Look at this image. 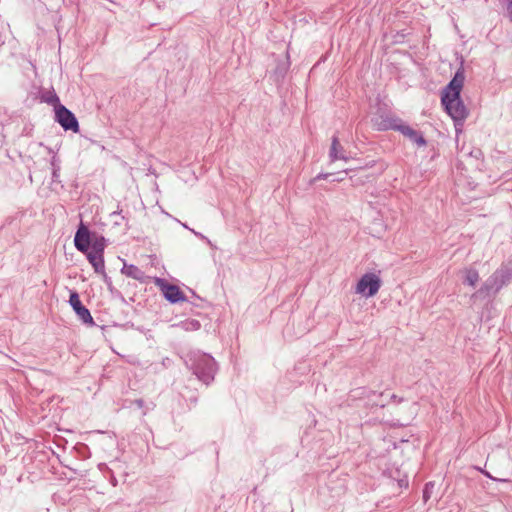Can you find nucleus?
<instances>
[{
	"instance_id": "obj_1",
	"label": "nucleus",
	"mask_w": 512,
	"mask_h": 512,
	"mask_svg": "<svg viewBox=\"0 0 512 512\" xmlns=\"http://www.w3.org/2000/svg\"><path fill=\"white\" fill-rule=\"evenodd\" d=\"M464 80V73L459 69L444 88L441 96V103L448 115L454 120L455 125L462 124L468 116V110L460 95Z\"/></svg>"
},
{
	"instance_id": "obj_2",
	"label": "nucleus",
	"mask_w": 512,
	"mask_h": 512,
	"mask_svg": "<svg viewBox=\"0 0 512 512\" xmlns=\"http://www.w3.org/2000/svg\"><path fill=\"white\" fill-rule=\"evenodd\" d=\"M185 364L203 384L210 385L214 381L218 366L210 354L201 351L189 352L185 357Z\"/></svg>"
},
{
	"instance_id": "obj_3",
	"label": "nucleus",
	"mask_w": 512,
	"mask_h": 512,
	"mask_svg": "<svg viewBox=\"0 0 512 512\" xmlns=\"http://www.w3.org/2000/svg\"><path fill=\"white\" fill-rule=\"evenodd\" d=\"M512 279V261L503 263L492 275H490L483 285L473 295L475 297H485L491 293L496 294Z\"/></svg>"
},
{
	"instance_id": "obj_4",
	"label": "nucleus",
	"mask_w": 512,
	"mask_h": 512,
	"mask_svg": "<svg viewBox=\"0 0 512 512\" xmlns=\"http://www.w3.org/2000/svg\"><path fill=\"white\" fill-rule=\"evenodd\" d=\"M106 247V239L104 236H95L93 244L89 252H82L86 255L89 263L92 265L95 273H104V250Z\"/></svg>"
},
{
	"instance_id": "obj_5",
	"label": "nucleus",
	"mask_w": 512,
	"mask_h": 512,
	"mask_svg": "<svg viewBox=\"0 0 512 512\" xmlns=\"http://www.w3.org/2000/svg\"><path fill=\"white\" fill-rule=\"evenodd\" d=\"M381 278L375 273H365L359 279L356 286V293L366 298L373 297L381 287Z\"/></svg>"
},
{
	"instance_id": "obj_6",
	"label": "nucleus",
	"mask_w": 512,
	"mask_h": 512,
	"mask_svg": "<svg viewBox=\"0 0 512 512\" xmlns=\"http://www.w3.org/2000/svg\"><path fill=\"white\" fill-rule=\"evenodd\" d=\"M371 122L377 131H397L403 120L392 113L378 110L371 118Z\"/></svg>"
},
{
	"instance_id": "obj_7",
	"label": "nucleus",
	"mask_w": 512,
	"mask_h": 512,
	"mask_svg": "<svg viewBox=\"0 0 512 512\" xmlns=\"http://www.w3.org/2000/svg\"><path fill=\"white\" fill-rule=\"evenodd\" d=\"M55 121L58 122L65 131L75 133L79 131V122L76 116L62 104H58V106L55 107Z\"/></svg>"
},
{
	"instance_id": "obj_8",
	"label": "nucleus",
	"mask_w": 512,
	"mask_h": 512,
	"mask_svg": "<svg viewBox=\"0 0 512 512\" xmlns=\"http://www.w3.org/2000/svg\"><path fill=\"white\" fill-rule=\"evenodd\" d=\"M154 282L162 291L164 298L171 304L186 301V296L178 286L158 277L155 278Z\"/></svg>"
},
{
	"instance_id": "obj_9",
	"label": "nucleus",
	"mask_w": 512,
	"mask_h": 512,
	"mask_svg": "<svg viewBox=\"0 0 512 512\" xmlns=\"http://www.w3.org/2000/svg\"><path fill=\"white\" fill-rule=\"evenodd\" d=\"M95 236L96 235H92L88 226L81 221L74 236L75 248L81 253L89 252Z\"/></svg>"
},
{
	"instance_id": "obj_10",
	"label": "nucleus",
	"mask_w": 512,
	"mask_h": 512,
	"mask_svg": "<svg viewBox=\"0 0 512 512\" xmlns=\"http://www.w3.org/2000/svg\"><path fill=\"white\" fill-rule=\"evenodd\" d=\"M69 304L73 308L78 318L88 325H95L90 311L82 304L79 294L76 291H71L69 296Z\"/></svg>"
},
{
	"instance_id": "obj_11",
	"label": "nucleus",
	"mask_w": 512,
	"mask_h": 512,
	"mask_svg": "<svg viewBox=\"0 0 512 512\" xmlns=\"http://www.w3.org/2000/svg\"><path fill=\"white\" fill-rule=\"evenodd\" d=\"M397 131L408 138L412 143H415L417 146L421 147L427 144L426 139L420 131L413 129L404 122L401 123Z\"/></svg>"
},
{
	"instance_id": "obj_12",
	"label": "nucleus",
	"mask_w": 512,
	"mask_h": 512,
	"mask_svg": "<svg viewBox=\"0 0 512 512\" xmlns=\"http://www.w3.org/2000/svg\"><path fill=\"white\" fill-rule=\"evenodd\" d=\"M358 391L359 393H357V396L367 399V404L371 407L384 408L386 406V403L382 401L384 396L383 392L377 393L376 391L368 390L366 388H360Z\"/></svg>"
},
{
	"instance_id": "obj_13",
	"label": "nucleus",
	"mask_w": 512,
	"mask_h": 512,
	"mask_svg": "<svg viewBox=\"0 0 512 512\" xmlns=\"http://www.w3.org/2000/svg\"><path fill=\"white\" fill-rule=\"evenodd\" d=\"M329 158L331 162L336 160L348 161L350 157L346 154L343 146L340 144L338 136L335 134L331 139V146L329 150Z\"/></svg>"
},
{
	"instance_id": "obj_14",
	"label": "nucleus",
	"mask_w": 512,
	"mask_h": 512,
	"mask_svg": "<svg viewBox=\"0 0 512 512\" xmlns=\"http://www.w3.org/2000/svg\"><path fill=\"white\" fill-rule=\"evenodd\" d=\"M121 272L127 277L138 280L140 282H145L146 276L144 271H142L139 267L133 264H124L123 268L121 269Z\"/></svg>"
},
{
	"instance_id": "obj_15",
	"label": "nucleus",
	"mask_w": 512,
	"mask_h": 512,
	"mask_svg": "<svg viewBox=\"0 0 512 512\" xmlns=\"http://www.w3.org/2000/svg\"><path fill=\"white\" fill-rule=\"evenodd\" d=\"M464 280L463 283L474 287L479 281V273L475 268L464 269Z\"/></svg>"
},
{
	"instance_id": "obj_16",
	"label": "nucleus",
	"mask_w": 512,
	"mask_h": 512,
	"mask_svg": "<svg viewBox=\"0 0 512 512\" xmlns=\"http://www.w3.org/2000/svg\"><path fill=\"white\" fill-rule=\"evenodd\" d=\"M177 326L184 331H197L200 329L201 324L196 319H187L178 323Z\"/></svg>"
},
{
	"instance_id": "obj_17",
	"label": "nucleus",
	"mask_w": 512,
	"mask_h": 512,
	"mask_svg": "<svg viewBox=\"0 0 512 512\" xmlns=\"http://www.w3.org/2000/svg\"><path fill=\"white\" fill-rule=\"evenodd\" d=\"M60 163H61L60 159L56 155H53L51 158V161H50V165L52 168V182L59 181L58 179H59L60 170H61Z\"/></svg>"
},
{
	"instance_id": "obj_18",
	"label": "nucleus",
	"mask_w": 512,
	"mask_h": 512,
	"mask_svg": "<svg viewBox=\"0 0 512 512\" xmlns=\"http://www.w3.org/2000/svg\"><path fill=\"white\" fill-rule=\"evenodd\" d=\"M42 101L43 102H46L50 105H53L54 108L56 106H58V104H61L60 103V100H59V97L57 96V94L55 92H46L45 94L42 95L41 97Z\"/></svg>"
},
{
	"instance_id": "obj_19",
	"label": "nucleus",
	"mask_w": 512,
	"mask_h": 512,
	"mask_svg": "<svg viewBox=\"0 0 512 512\" xmlns=\"http://www.w3.org/2000/svg\"><path fill=\"white\" fill-rule=\"evenodd\" d=\"M190 395L182 394L184 399L189 402L191 405L195 406L198 402V393L196 391H189Z\"/></svg>"
},
{
	"instance_id": "obj_20",
	"label": "nucleus",
	"mask_w": 512,
	"mask_h": 512,
	"mask_svg": "<svg viewBox=\"0 0 512 512\" xmlns=\"http://www.w3.org/2000/svg\"><path fill=\"white\" fill-rule=\"evenodd\" d=\"M333 176V173H319L311 180V184L316 183L319 180H328Z\"/></svg>"
},
{
	"instance_id": "obj_21",
	"label": "nucleus",
	"mask_w": 512,
	"mask_h": 512,
	"mask_svg": "<svg viewBox=\"0 0 512 512\" xmlns=\"http://www.w3.org/2000/svg\"><path fill=\"white\" fill-rule=\"evenodd\" d=\"M190 231L199 239L205 241L207 244L211 245V241L202 233L195 231L194 229H190Z\"/></svg>"
},
{
	"instance_id": "obj_22",
	"label": "nucleus",
	"mask_w": 512,
	"mask_h": 512,
	"mask_svg": "<svg viewBox=\"0 0 512 512\" xmlns=\"http://www.w3.org/2000/svg\"><path fill=\"white\" fill-rule=\"evenodd\" d=\"M132 405L136 406L138 409H143L145 406V402L143 399H135L132 401Z\"/></svg>"
},
{
	"instance_id": "obj_23",
	"label": "nucleus",
	"mask_w": 512,
	"mask_h": 512,
	"mask_svg": "<svg viewBox=\"0 0 512 512\" xmlns=\"http://www.w3.org/2000/svg\"><path fill=\"white\" fill-rule=\"evenodd\" d=\"M100 274L102 275L104 282L110 287L112 285L111 278L106 274L105 271H104V273H100Z\"/></svg>"
},
{
	"instance_id": "obj_24",
	"label": "nucleus",
	"mask_w": 512,
	"mask_h": 512,
	"mask_svg": "<svg viewBox=\"0 0 512 512\" xmlns=\"http://www.w3.org/2000/svg\"><path fill=\"white\" fill-rule=\"evenodd\" d=\"M390 400H391V401H393V402H396V403H398V404H399V403H402V402L404 401V399H403V398L398 397L396 394H392V395L390 396Z\"/></svg>"
},
{
	"instance_id": "obj_25",
	"label": "nucleus",
	"mask_w": 512,
	"mask_h": 512,
	"mask_svg": "<svg viewBox=\"0 0 512 512\" xmlns=\"http://www.w3.org/2000/svg\"><path fill=\"white\" fill-rule=\"evenodd\" d=\"M505 4H506L508 14H509L510 18L512 19V0L505 2Z\"/></svg>"
},
{
	"instance_id": "obj_26",
	"label": "nucleus",
	"mask_w": 512,
	"mask_h": 512,
	"mask_svg": "<svg viewBox=\"0 0 512 512\" xmlns=\"http://www.w3.org/2000/svg\"><path fill=\"white\" fill-rule=\"evenodd\" d=\"M429 484H430V483H427V484L425 485V489H424V491H423V497H424V499H425V500H427V499H428V497H429V493L427 492V489H428Z\"/></svg>"
},
{
	"instance_id": "obj_27",
	"label": "nucleus",
	"mask_w": 512,
	"mask_h": 512,
	"mask_svg": "<svg viewBox=\"0 0 512 512\" xmlns=\"http://www.w3.org/2000/svg\"><path fill=\"white\" fill-rule=\"evenodd\" d=\"M343 180H344V178L342 176H339V177H336V178H332L331 177V179H330V181H332V182H341Z\"/></svg>"
},
{
	"instance_id": "obj_28",
	"label": "nucleus",
	"mask_w": 512,
	"mask_h": 512,
	"mask_svg": "<svg viewBox=\"0 0 512 512\" xmlns=\"http://www.w3.org/2000/svg\"><path fill=\"white\" fill-rule=\"evenodd\" d=\"M399 484H400V486H403V485L407 486V485H408V482H407V481H404V480H401V481L399 482Z\"/></svg>"
},
{
	"instance_id": "obj_29",
	"label": "nucleus",
	"mask_w": 512,
	"mask_h": 512,
	"mask_svg": "<svg viewBox=\"0 0 512 512\" xmlns=\"http://www.w3.org/2000/svg\"><path fill=\"white\" fill-rule=\"evenodd\" d=\"M121 213H122V210H119V211H115V212H113V213H112V215H116V214H117V215H121Z\"/></svg>"
},
{
	"instance_id": "obj_30",
	"label": "nucleus",
	"mask_w": 512,
	"mask_h": 512,
	"mask_svg": "<svg viewBox=\"0 0 512 512\" xmlns=\"http://www.w3.org/2000/svg\"><path fill=\"white\" fill-rule=\"evenodd\" d=\"M484 474H485L487 477H489V478H491V479H492V476H491L489 473L484 472Z\"/></svg>"
},
{
	"instance_id": "obj_31",
	"label": "nucleus",
	"mask_w": 512,
	"mask_h": 512,
	"mask_svg": "<svg viewBox=\"0 0 512 512\" xmlns=\"http://www.w3.org/2000/svg\"><path fill=\"white\" fill-rule=\"evenodd\" d=\"M182 225H183V227H184V228H186V229H189V230L191 229V228H189V227L187 226V224H182Z\"/></svg>"
}]
</instances>
